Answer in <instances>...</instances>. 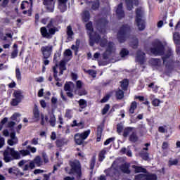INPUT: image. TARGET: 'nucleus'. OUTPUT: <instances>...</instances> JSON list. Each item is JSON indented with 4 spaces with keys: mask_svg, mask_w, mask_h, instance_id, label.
I'll list each match as a JSON object with an SVG mask.
<instances>
[{
    "mask_svg": "<svg viewBox=\"0 0 180 180\" xmlns=\"http://www.w3.org/2000/svg\"><path fill=\"white\" fill-rule=\"evenodd\" d=\"M150 51L153 56H161L165 68L167 70H172L175 61L173 60L174 51L171 48H169L165 51L164 44L161 41L158 40L152 42V47L150 48Z\"/></svg>",
    "mask_w": 180,
    "mask_h": 180,
    "instance_id": "nucleus-1",
    "label": "nucleus"
},
{
    "mask_svg": "<svg viewBox=\"0 0 180 180\" xmlns=\"http://www.w3.org/2000/svg\"><path fill=\"white\" fill-rule=\"evenodd\" d=\"M4 161L6 163L11 162L14 160H19L22 157L30 155V151L27 149H22L19 152L14 150V148L7 147L4 153Z\"/></svg>",
    "mask_w": 180,
    "mask_h": 180,
    "instance_id": "nucleus-2",
    "label": "nucleus"
},
{
    "mask_svg": "<svg viewBox=\"0 0 180 180\" xmlns=\"http://www.w3.org/2000/svg\"><path fill=\"white\" fill-rule=\"evenodd\" d=\"M27 162V161L22 160L18 163V166L24 172L34 169L35 165H37V167H41L44 165V162L41 160V158L39 155L34 158L33 160L30 161V162Z\"/></svg>",
    "mask_w": 180,
    "mask_h": 180,
    "instance_id": "nucleus-3",
    "label": "nucleus"
},
{
    "mask_svg": "<svg viewBox=\"0 0 180 180\" xmlns=\"http://www.w3.org/2000/svg\"><path fill=\"white\" fill-rule=\"evenodd\" d=\"M131 31V27L129 24H123L120 27L117 34V39L120 44L127 41Z\"/></svg>",
    "mask_w": 180,
    "mask_h": 180,
    "instance_id": "nucleus-4",
    "label": "nucleus"
},
{
    "mask_svg": "<svg viewBox=\"0 0 180 180\" xmlns=\"http://www.w3.org/2000/svg\"><path fill=\"white\" fill-rule=\"evenodd\" d=\"M56 32H58V29L54 27L52 20L49 21L46 27H41V29H39L41 37L48 39H51L53 36L56 34Z\"/></svg>",
    "mask_w": 180,
    "mask_h": 180,
    "instance_id": "nucleus-5",
    "label": "nucleus"
},
{
    "mask_svg": "<svg viewBox=\"0 0 180 180\" xmlns=\"http://www.w3.org/2000/svg\"><path fill=\"white\" fill-rule=\"evenodd\" d=\"M144 16V11L141 8H136V18L135 22L136 23V26L139 27V31H143L146 28V22L143 20Z\"/></svg>",
    "mask_w": 180,
    "mask_h": 180,
    "instance_id": "nucleus-6",
    "label": "nucleus"
},
{
    "mask_svg": "<svg viewBox=\"0 0 180 180\" xmlns=\"http://www.w3.org/2000/svg\"><path fill=\"white\" fill-rule=\"evenodd\" d=\"M70 172L69 174H76L77 179H79L82 176V169L79 160L70 162Z\"/></svg>",
    "mask_w": 180,
    "mask_h": 180,
    "instance_id": "nucleus-7",
    "label": "nucleus"
},
{
    "mask_svg": "<svg viewBox=\"0 0 180 180\" xmlns=\"http://www.w3.org/2000/svg\"><path fill=\"white\" fill-rule=\"evenodd\" d=\"M91 134V130L87 129L82 133H77L75 134L74 140L77 146H82L84 144V141L87 139Z\"/></svg>",
    "mask_w": 180,
    "mask_h": 180,
    "instance_id": "nucleus-8",
    "label": "nucleus"
},
{
    "mask_svg": "<svg viewBox=\"0 0 180 180\" xmlns=\"http://www.w3.org/2000/svg\"><path fill=\"white\" fill-rule=\"evenodd\" d=\"M33 117L36 119L37 121H39L41 117V125L44 126L45 120L46 122H49V116L44 115L43 113L40 114V111L39 110V107L35 104L34 105V108L32 110Z\"/></svg>",
    "mask_w": 180,
    "mask_h": 180,
    "instance_id": "nucleus-9",
    "label": "nucleus"
},
{
    "mask_svg": "<svg viewBox=\"0 0 180 180\" xmlns=\"http://www.w3.org/2000/svg\"><path fill=\"white\" fill-rule=\"evenodd\" d=\"M109 24V20L106 18H101L96 20V28L100 32H105Z\"/></svg>",
    "mask_w": 180,
    "mask_h": 180,
    "instance_id": "nucleus-10",
    "label": "nucleus"
},
{
    "mask_svg": "<svg viewBox=\"0 0 180 180\" xmlns=\"http://www.w3.org/2000/svg\"><path fill=\"white\" fill-rule=\"evenodd\" d=\"M89 36V45L94 47L95 44H98L101 41V36L96 32H87Z\"/></svg>",
    "mask_w": 180,
    "mask_h": 180,
    "instance_id": "nucleus-11",
    "label": "nucleus"
},
{
    "mask_svg": "<svg viewBox=\"0 0 180 180\" xmlns=\"http://www.w3.org/2000/svg\"><path fill=\"white\" fill-rule=\"evenodd\" d=\"M13 96L15 98L11 100V104L13 106H18L19 103H22V99L24 98V96L22 95V91H15Z\"/></svg>",
    "mask_w": 180,
    "mask_h": 180,
    "instance_id": "nucleus-12",
    "label": "nucleus"
},
{
    "mask_svg": "<svg viewBox=\"0 0 180 180\" xmlns=\"http://www.w3.org/2000/svg\"><path fill=\"white\" fill-rule=\"evenodd\" d=\"M41 52L43 56V60H48L50 58L53 52V46L52 45L44 46L41 48Z\"/></svg>",
    "mask_w": 180,
    "mask_h": 180,
    "instance_id": "nucleus-13",
    "label": "nucleus"
},
{
    "mask_svg": "<svg viewBox=\"0 0 180 180\" xmlns=\"http://www.w3.org/2000/svg\"><path fill=\"white\" fill-rule=\"evenodd\" d=\"M43 4L46 6V9L49 13L54 12L55 0H43Z\"/></svg>",
    "mask_w": 180,
    "mask_h": 180,
    "instance_id": "nucleus-14",
    "label": "nucleus"
},
{
    "mask_svg": "<svg viewBox=\"0 0 180 180\" xmlns=\"http://www.w3.org/2000/svg\"><path fill=\"white\" fill-rule=\"evenodd\" d=\"M127 9L131 11L134 8V4L136 6H138L139 4V0H125Z\"/></svg>",
    "mask_w": 180,
    "mask_h": 180,
    "instance_id": "nucleus-15",
    "label": "nucleus"
},
{
    "mask_svg": "<svg viewBox=\"0 0 180 180\" xmlns=\"http://www.w3.org/2000/svg\"><path fill=\"white\" fill-rule=\"evenodd\" d=\"M115 13H117V15L119 20H121L123 18H124V12L123 10L122 3L119 4V5L117 6V8L115 11Z\"/></svg>",
    "mask_w": 180,
    "mask_h": 180,
    "instance_id": "nucleus-16",
    "label": "nucleus"
},
{
    "mask_svg": "<svg viewBox=\"0 0 180 180\" xmlns=\"http://www.w3.org/2000/svg\"><path fill=\"white\" fill-rule=\"evenodd\" d=\"M68 143V140L65 138L58 139L56 141H55V144H56L57 148H60L64 146H67Z\"/></svg>",
    "mask_w": 180,
    "mask_h": 180,
    "instance_id": "nucleus-17",
    "label": "nucleus"
},
{
    "mask_svg": "<svg viewBox=\"0 0 180 180\" xmlns=\"http://www.w3.org/2000/svg\"><path fill=\"white\" fill-rule=\"evenodd\" d=\"M129 167H130L129 164L124 163L120 165V169L121 172H122L124 174L129 175L131 173V171L129 169Z\"/></svg>",
    "mask_w": 180,
    "mask_h": 180,
    "instance_id": "nucleus-18",
    "label": "nucleus"
},
{
    "mask_svg": "<svg viewBox=\"0 0 180 180\" xmlns=\"http://www.w3.org/2000/svg\"><path fill=\"white\" fill-rule=\"evenodd\" d=\"M131 168L134 169L135 174H139V173L147 174L148 173L147 169L143 167H139L134 165H131Z\"/></svg>",
    "mask_w": 180,
    "mask_h": 180,
    "instance_id": "nucleus-19",
    "label": "nucleus"
},
{
    "mask_svg": "<svg viewBox=\"0 0 180 180\" xmlns=\"http://www.w3.org/2000/svg\"><path fill=\"white\" fill-rule=\"evenodd\" d=\"M77 103H79V112H83L84 109L86 108L87 105V101H85L84 99H80L79 101H77Z\"/></svg>",
    "mask_w": 180,
    "mask_h": 180,
    "instance_id": "nucleus-20",
    "label": "nucleus"
},
{
    "mask_svg": "<svg viewBox=\"0 0 180 180\" xmlns=\"http://www.w3.org/2000/svg\"><path fill=\"white\" fill-rule=\"evenodd\" d=\"M129 141L131 143H136L137 141H139V136L136 131L131 132V134L129 135Z\"/></svg>",
    "mask_w": 180,
    "mask_h": 180,
    "instance_id": "nucleus-21",
    "label": "nucleus"
},
{
    "mask_svg": "<svg viewBox=\"0 0 180 180\" xmlns=\"http://www.w3.org/2000/svg\"><path fill=\"white\" fill-rule=\"evenodd\" d=\"M82 22L87 23L90 20V13L89 11H84L82 15Z\"/></svg>",
    "mask_w": 180,
    "mask_h": 180,
    "instance_id": "nucleus-22",
    "label": "nucleus"
},
{
    "mask_svg": "<svg viewBox=\"0 0 180 180\" xmlns=\"http://www.w3.org/2000/svg\"><path fill=\"white\" fill-rule=\"evenodd\" d=\"M149 63L152 66L159 67L160 66L161 60L160 58H150Z\"/></svg>",
    "mask_w": 180,
    "mask_h": 180,
    "instance_id": "nucleus-23",
    "label": "nucleus"
},
{
    "mask_svg": "<svg viewBox=\"0 0 180 180\" xmlns=\"http://www.w3.org/2000/svg\"><path fill=\"white\" fill-rule=\"evenodd\" d=\"M103 132V128L101 125L97 127V134H96V141L100 142L101 140L102 133Z\"/></svg>",
    "mask_w": 180,
    "mask_h": 180,
    "instance_id": "nucleus-24",
    "label": "nucleus"
},
{
    "mask_svg": "<svg viewBox=\"0 0 180 180\" xmlns=\"http://www.w3.org/2000/svg\"><path fill=\"white\" fill-rule=\"evenodd\" d=\"M138 105H137V102L136 101H132L130 104V107L129 109V113L132 115L134 113V111L137 109Z\"/></svg>",
    "mask_w": 180,
    "mask_h": 180,
    "instance_id": "nucleus-25",
    "label": "nucleus"
},
{
    "mask_svg": "<svg viewBox=\"0 0 180 180\" xmlns=\"http://www.w3.org/2000/svg\"><path fill=\"white\" fill-rule=\"evenodd\" d=\"M134 127H125L123 131V137L124 138H127L128 137V136L134 131Z\"/></svg>",
    "mask_w": 180,
    "mask_h": 180,
    "instance_id": "nucleus-26",
    "label": "nucleus"
},
{
    "mask_svg": "<svg viewBox=\"0 0 180 180\" xmlns=\"http://www.w3.org/2000/svg\"><path fill=\"white\" fill-rule=\"evenodd\" d=\"M173 40L175 45L180 46V33L175 32L173 34Z\"/></svg>",
    "mask_w": 180,
    "mask_h": 180,
    "instance_id": "nucleus-27",
    "label": "nucleus"
},
{
    "mask_svg": "<svg viewBox=\"0 0 180 180\" xmlns=\"http://www.w3.org/2000/svg\"><path fill=\"white\" fill-rule=\"evenodd\" d=\"M129 86V80L127 79H124L122 82H120V87L123 91H127Z\"/></svg>",
    "mask_w": 180,
    "mask_h": 180,
    "instance_id": "nucleus-28",
    "label": "nucleus"
},
{
    "mask_svg": "<svg viewBox=\"0 0 180 180\" xmlns=\"http://www.w3.org/2000/svg\"><path fill=\"white\" fill-rule=\"evenodd\" d=\"M105 155H106V150L103 149L100 153H98V162H103L104 161L105 158Z\"/></svg>",
    "mask_w": 180,
    "mask_h": 180,
    "instance_id": "nucleus-29",
    "label": "nucleus"
},
{
    "mask_svg": "<svg viewBox=\"0 0 180 180\" xmlns=\"http://www.w3.org/2000/svg\"><path fill=\"white\" fill-rule=\"evenodd\" d=\"M92 6H91V9L93 11H97L100 8V1L99 0H95L94 1H92Z\"/></svg>",
    "mask_w": 180,
    "mask_h": 180,
    "instance_id": "nucleus-30",
    "label": "nucleus"
},
{
    "mask_svg": "<svg viewBox=\"0 0 180 180\" xmlns=\"http://www.w3.org/2000/svg\"><path fill=\"white\" fill-rule=\"evenodd\" d=\"M115 97L118 100H122L124 98V91L120 89H118L117 91H115Z\"/></svg>",
    "mask_w": 180,
    "mask_h": 180,
    "instance_id": "nucleus-31",
    "label": "nucleus"
},
{
    "mask_svg": "<svg viewBox=\"0 0 180 180\" xmlns=\"http://www.w3.org/2000/svg\"><path fill=\"white\" fill-rule=\"evenodd\" d=\"M49 124H51V126L52 127H56V115H51V116H49Z\"/></svg>",
    "mask_w": 180,
    "mask_h": 180,
    "instance_id": "nucleus-32",
    "label": "nucleus"
},
{
    "mask_svg": "<svg viewBox=\"0 0 180 180\" xmlns=\"http://www.w3.org/2000/svg\"><path fill=\"white\" fill-rule=\"evenodd\" d=\"M158 176L155 174H146L144 180H157Z\"/></svg>",
    "mask_w": 180,
    "mask_h": 180,
    "instance_id": "nucleus-33",
    "label": "nucleus"
},
{
    "mask_svg": "<svg viewBox=\"0 0 180 180\" xmlns=\"http://www.w3.org/2000/svg\"><path fill=\"white\" fill-rule=\"evenodd\" d=\"M61 56V51H56V53H54V56H53V63L55 64H56V66L58 65V58H60Z\"/></svg>",
    "mask_w": 180,
    "mask_h": 180,
    "instance_id": "nucleus-34",
    "label": "nucleus"
},
{
    "mask_svg": "<svg viewBox=\"0 0 180 180\" xmlns=\"http://www.w3.org/2000/svg\"><path fill=\"white\" fill-rule=\"evenodd\" d=\"M129 54V51L126 48L121 49L120 56L121 58H124Z\"/></svg>",
    "mask_w": 180,
    "mask_h": 180,
    "instance_id": "nucleus-35",
    "label": "nucleus"
},
{
    "mask_svg": "<svg viewBox=\"0 0 180 180\" xmlns=\"http://www.w3.org/2000/svg\"><path fill=\"white\" fill-rule=\"evenodd\" d=\"M58 9L60 13L66 12L68 9L67 4H58Z\"/></svg>",
    "mask_w": 180,
    "mask_h": 180,
    "instance_id": "nucleus-36",
    "label": "nucleus"
},
{
    "mask_svg": "<svg viewBox=\"0 0 180 180\" xmlns=\"http://www.w3.org/2000/svg\"><path fill=\"white\" fill-rule=\"evenodd\" d=\"M15 78L17 81H22V73L19 68H15Z\"/></svg>",
    "mask_w": 180,
    "mask_h": 180,
    "instance_id": "nucleus-37",
    "label": "nucleus"
},
{
    "mask_svg": "<svg viewBox=\"0 0 180 180\" xmlns=\"http://www.w3.org/2000/svg\"><path fill=\"white\" fill-rule=\"evenodd\" d=\"M66 34H68V38H72V37L74 35V32L72 31V28L71 25L68 26Z\"/></svg>",
    "mask_w": 180,
    "mask_h": 180,
    "instance_id": "nucleus-38",
    "label": "nucleus"
},
{
    "mask_svg": "<svg viewBox=\"0 0 180 180\" xmlns=\"http://www.w3.org/2000/svg\"><path fill=\"white\" fill-rule=\"evenodd\" d=\"M86 29L89 32H94L93 22L89 21L86 24Z\"/></svg>",
    "mask_w": 180,
    "mask_h": 180,
    "instance_id": "nucleus-39",
    "label": "nucleus"
},
{
    "mask_svg": "<svg viewBox=\"0 0 180 180\" xmlns=\"http://www.w3.org/2000/svg\"><path fill=\"white\" fill-rule=\"evenodd\" d=\"M53 78L55 81L60 82V79L58 77V70H57L56 66L53 67Z\"/></svg>",
    "mask_w": 180,
    "mask_h": 180,
    "instance_id": "nucleus-40",
    "label": "nucleus"
},
{
    "mask_svg": "<svg viewBox=\"0 0 180 180\" xmlns=\"http://www.w3.org/2000/svg\"><path fill=\"white\" fill-rule=\"evenodd\" d=\"M136 60H138L141 65H143L145 61L143 55L138 53L136 55Z\"/></svg>",
    "mask_w": 180,
    "mask_h": 180,
    "instance_id": "nucleus-41",
    "label": "nucleus"
},
{
    "mask_svg": "<svg viewBox=\"0 0 180 180\" xmlns=\"http://www.w3.org/2000/svg\"><path fill=\"white\" fill-rule=\"evenodd\" d=\"M113 50V43L110 41L108 44V48L106 49V52L109 54H112Z\"/></svg>",
    "mask_w": 180,
    "mask_h": 180,
    "instance_id": "nucleus-42",
    "label": "nucleus"
},
{
    "mask_svg": "<svg viewBox=\"0 0 180 180\" xmlns=\"http://www.w3.org/2000/svg\"><path fill=\"white\" fill-rule=\"evenodd\" d=\"M131 46L134 49H136L138 48V46H139V39H135L133 41H131Z\"/></svg>",
    "mask_w": 180,
    "mask_h": 180,
    "instance_id": "nucleus-43",
    "label": "nucleus"
},
{
    "mask_svg": "<svg viewBox=\"0 0 180 180\" xmlns=\"http://www.w3.org/2000/svg\"><path fill=\"white\" fill-rule=\"evenodd\" d=\"M110 108V104H106L105 105H104L103 110H101V113L103 115H106V113H108V112L109 111Z\"/></svg>",
    "mask_w": 180,
    "mask_h": 180,
    "instance_id": "nucleus-44",
    "label": "nucleus"
},
{
    "mask_svg": "<svg viewBox=\"0 0 180 180\" xmlns=\"http://www.w3.org/2000/svg\"><path fill=\"white\" fill-rule=\"evenodd\" d=\"M140 156L142 158V160H143L144 161H148L150 159L149 153H141L140 154Z\"/></svg>",
    "mask_w": 180,
    "mask_h": 180,
    "instance_id": "nucleus-45",
    "label": "nucleus"
},
{
    "mask_svg": "<svg viewBox=\"0 0 180 180\" xmlns=\"http://www.w3.org/2000/svg\"><path fill=\"white\" fill-rule=\"evenodd\" d=\"M18 139H8V144L10 146H13L14 145L18 144Z\"/></svg>",
    "mask_w": 180,
    "mask_h": 180,
    "instance_id": "nucleus-46",
    "label": "nucleus"
},
{
    "mask_svg": "<svg viewBox=\"0 0 180 180\" xmlns=\"http://www.w3.org/2000/svg\"><path fill=\"white\" fill-rule=\"evenodd\" d=\"M86 74L90 75L93 78L96 77V72L94 70H84Z\"/></svg>",
    "mask_w": 180,
    "mask_h": 180,
    "instance_id": "nucleus-47",
    "label": "nucleus"
},
{
    "mask_svg": "<svg viewBox=\"0 0 180 180\" xmlns=\"http://www.w3.org/2000/svg\"><path fill=\"white\" fill-rule=\"evenodd\" d=\"M124 127L122 124H117V132L119 135H121L122 132L123 131Z\"/></svg>",
    "mask_w": 180,
    "mask_h": 180,
    "instance_id": "nucleus-48",
    "label": "nucleus"
},
{
    "mask_svg": "<svg viewBox=\"0 0 180 180\" xmlns=\"http://www.w3.org/2000/svg\"><path fill=\"white\" fill-rule=\"evenodd\" d=\"M59 70H67L66 63L64 61H60L59 63Z\"/></svg>",
    "mask_w": 180,
    "mask_h": 180,
    "instance_id": "nucleus-49",
    "label": "nucleus"
},
{
    "mask_svg": "<svg viewBox=\"0 0 180 180\" xmlns=\"http://www.w3.org/2000/svg\"><path fill=\"white\" fill-rule=\"evenodd\" d=\"M96 165V158L93 157L90 162V169L93 170Z\"/></svg>",
    "mask_w": 180,
    "mask_h": 180,
    "instance_id": "nucleus-50",
    "label": "nucleus"
},
{
    "mask_svg": "<svg viewBox=\"0 0 180 180\" xmlns=\"http://www.w3.org/2000/svg\"><path fill=\"white\" fill-rule=\"evenodd\" d=\"M18 49H14L13 52H11V58L14 59L18 57Z\"/></svg>",
    "mask_w": 180,
    "mask_h": 180,
    "instance_id": "nucleus-51",
    "label": "nucleus"
},
{
    "mask_svg": "<svg viewBox=\"0 0 180 180\" xmlns=\"http://www.w3.org/2000/svg\"><path fill=\"white\" fill-rule=\"evenodd\" d=\"M146 174H139L135 176V180H145Z\"/></svg>",
    "mask_w": 180,
    "mask_h": 180,
    "instance_id": "nucleus-52",
    "label": "nucleus"
},
{
    "mask_svg": "<svg viewBox=\"0 0 180 180\" xmlns=\"http://www.w3.org/2000/svg\"><path fill=\"white\" fill-rule=\"evenodd\" d=\"M160 103V101L158 98H155L152 101V105L153 107H158Z\"/></svg>",
    "mask_w": 180,
    "mask_h": 180,
    "instance_id": "nucleus-53",
    "label": "nucleus"
},
{
    "mask_svg": "<svg viewBox=\"0 0 180 180\" xmlns=\"http://www.w3.org/2000/svg\"><path fill=\"white\" fill-rule=\"evenodd\" d=\"M110 98V95L107 94L106 96H103V98L101 101V103H107V101H109Z\"/></svg>",
    "mask_w": 180,
    "mask_h": 180,
    "instance_id": "nucleus-54",
    "label": "nucleus"
},
{
    "mask_svg": "<svg viewBox=\"0 0 180 180\" xmlns=\"http://www.w3.org/2000/svg\"><path fill=\"white\" fill-rule=\"evenodd\" d=\"M88 92L86 91V90L84 89H80L79 90V91H77V95H79V96H83L85 95H87Z\"/></svg>",
    "mask_w": 180,
    "mask_h": 180,
    "instance_id": "nucleus-55",
    "label": "nucleus"
},
{
    "mask_svg": "<svg viewBox=\"0 0 180 180\" xmlns=\"http://www.w3.org/2000/svg\"><path fill=\"white\" fill-rule=\"evenodd\" d=\"M115 137L107 139L106 141H104L103 145L104 146H108L111 142L115 141Z\"/></svg>",
    "mask_w": 180,
    "mask_h": 180,
    "instance_id": "nucleus-56",
    "label": "nucleus"
},
{
    "mask_svg": "<svg viewBox=\"0 0 180 180\" xmlns=\"http://www.w3.org/2000/svg\"><path fill=\"white\" fill-rule=\"evenodd\" d=\"M98 43H100V46L101 47H105L108 44V40L106 39H101L100 42Z\"/></svg>",
    "mask_w": 180,
    "mask_h": 180,
    "instance_id": "nucleus-57",
    "label": "nucleus"
},
{
    "mask_svg": "<svg viewBox=\"0 0 180 180\" xmlns=\"http://www.w3.org/2000/svg\"><path fill=\"white\" fill-rule=\"evenodd\" d=\"M179 161L177 159H174V160H169L168 165L169 167H171L172 165H177Z\"/></svg>",
    "mask_w": 180,
    "mask_h": 180,
    "instance_id": "nucleus-58",
    "label": "nucleus"
},
{
    "mask_svg": "<svg viewBox=\"0 0 180 180\" xmlns=\"http://www.w3.org/2000/svg\"><path fill=\"white\" fill-rule=\"evenodd\" d=\"M77 127H79L80 129H83L85 127V123L84 121H81L77 123Z\"/></svg>",
    "mask_w": 180,
    "mask_h": 180,
    "instance_id": "nucleus-59",
    "label": "nucleus"
},
{
    "mask_svg": "<svg viewBox=\"0 0 180 180\" xmlns=\"http://www.w3.org/2000/svg\"><path fill=\"white\" fill-rule=\"evenodd\" d=\"M65 117H68V119L72 118L71 110H66Z\"/></svg>",
    "mask_w": 180,
    "mask_h": 180,
    "instance_id": "nucleus-60",
    "label": "nucleus"
},
{
    "mask_svg": "<svg viewBox=\"0 0 180 180\" xmlns=\"http://www.w3.org/2000/svg\"><path fill=\"white\" fill-rule=\"evenodd\" d=\"M27 149L30 150L32 153H35L37 151V148L34 147H32L31 146H27Z\"/></svg>",
    "mask_w": 180,
    "mask_h": 180,
    "instance_id": "nucleus-61",
    "label": "nucleus"
},
{
    "mask_svg": "<svg viewBox=\"0 0 180 180\" xmlns=\"http://www.w3.org/2000/svg\"><path fill=\"white\" fill-rule=\"evenodd\" d=\"M134 99H139L140 102H143L145 101L143 96H135Z\"/></svg>",
    "mask_w": 180,
    "mask_h": 180,
    "instance_id": "nucleus-62",
    "label": "nucleus"
},
{
    "mask_svg": "<svg viewBox=\"0 0 180 180\" xmlns=\"http://www.w3.org/2000/svg\"><path fill=\"white\" fill-rule=\"evenodd\" d=\"M64 90L65 91H70L71 90V85H70L68 83H65L64 86Z\"/></svg>",
    "mask_w": 180,
    "mask_h": 180,
    "instance_id": "nucleus-63",
    "label": "nucleus"
},
{
    "mask_svg": "<svg viewBox=\"0 0 180 180\" xmlns=\"http://www.w3.org/2000/svg\"><path fill=\"white\" fill-rule=\"evenodd\" d=\"M65 56H72V53L71 49H66L65 51Z\"/></svg>",
    "mask_w": 180,
    "mask_h": 180,
    "instance_id": "nucleus-64",
    "label": "nucleus"
}]
</instances>
